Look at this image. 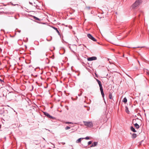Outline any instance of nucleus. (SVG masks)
I'll return each instance as SVG.
<instances>
[{"label": "nucleus", "instance_id": "f257e3e1", "mask_svg": "<svg viewBox=\"0 0 149 149\" xmlns=\"http://www.w3.org/2000/svg\"><path fill=\"white\" fill-rule=\"evenodd\" d=\"M142 2V0H136L135 2L132 5V8H135L140 5Z\"/></svg>", "mask_w": 149, "mask_h": 149}, {"label": "nucleus", "instance_id": "f03ea898", "mask_svg": "<svg viewBox=\"0 0 149 149\" xmlns=\"http://www.w3.org/2000/svg\"><path fill=\"white\" fill-rule=\"evenodd\" d=\"M84 125L88 127H93V124L91 122H87L84 121L83 122Z\"/></svg>", "mask_w": 149, "mask_h": 149}, {"label": "nucleus", "instance_id": "7ed1b4c3", "mask_svg": "<svg viewBox=\"0 0 149 149\" xmlns=\"http://www.w3.org/2000/svg\"><path fill=\"white\" fill-rule=\"evenodd\" d=\"M106 40L108 41L113 44H115L116 42H115L112 39L113 38H106Z\"/></svg>", "mask_w": 149, "mask_h": 149}, {"label": "nucleus", "instance_id": "20e7f679", "mask_svg": "<svg viewBox=\"0 0 149 149\" xmlns=\"http://www.w3.org/2000/svg\"><path fill=\"white\" fill-rule=\"evenodd\" d=\"M43 113L45 115L47 116L49 118L54 119V117L50 115L47 112H43Z\"/></svg>", "mask_w": 149, "mask_h": 149}, {"label": "nucleus", "instance_id": "39448f33", "mask_svg": "<svg viewBox=\"0 0 149 149\" xmlns=\"http://www.w3.org/2000/svg\"><path fill=\"white\" fill-rule=\"evenodd\" d=\"M97 57L95 56H93L91 57H89L87 58V60L88 61H92L97 59Z\"/></svg>", "mask_w": 149, "mask_h": 149}, {"label": "nucleus", "instance_id": "423d86ee", "mask_svg": "<svg viewBox=\"0 0 149 149\" xmlns=\"http://www.w3.org/2000/svg\"><path fill=\"white\" fill-rule=\"evenodd\" d=\"M100 91L101 92V94L102 95V97L103 98H104V93L103 92V90L102 87L100 88Z\"/></svg>", "mask_w": 149, "mask_h": 149}, {"label": "nucleus", "instance_id": "0eeeda50", "mask_svg": "<svg viewBox=\"0 0 149 149\" xmlns=\"http://www.w3.org/2000/svg\"><path fill=\"white\" fill-rule=\"evenodd\" d=\"M52 27L55 30H56V31L57 33H58V34L61 37V35H60V32L56 28V27H54V26H52Z\"/></svg>", "mask_w": 149, "mask_h": 149}, {"label": "nucleus", "instance_id": "6e6552de", "mask_svg": "<svg viewBox=\"0 0 149 149\" xmlns=\"http://www.w3.org/2000/svg\"><path fill=\"white\" fill-rule=\"evenodd\" d=\"M96 81H97L98 84L99 85V87L100 88H101L102 87V84H101V82L98 79H96Z\"/></svg>", "mask_w": 149, "mask_h": 149}, {"label": "nucleus", "instance_id": "1a4fd4ad", "mask_svg": "<svg viewBox=\"0 0 149 149\" xmlns=\"http://www.w3.org/2000/svg\"><path fill=\"white\" fill-rule=\"evenodd\" d=\"M98 143V142H94L93 144H92V145L91 146V147H94L95 146H97Z\"/></svg>", "mask_w": 149, "mask_h": 149}, {"label": "nucleus", "instance_id": "9d476101", "mask_svg": "<svg viewBox=\"0 0 149 149\" xmlns=\"http://www.w3.org/2000/svg\"><path fill=\"white\" fill-rule=\"evenodd\" d=\"M84 139V138H79L76 141V143H79L81 142V139Z\"/></svg>", "mask_w": 149, "mask_h": 149}, {"label": "nucleus", "instance_id": "9b49d317", "mask_svg": "<svg viewBox=\"0 0 149 149\" xmlns=\"http://www.w3.org/2000/svg\"><path fill=\"white\" fill-rule=\"evenodd\" d=\"M131 131H133V132H136V131L134 129V128L132 126H131Z\"/></svg>", "mask_w": 149, "mask_h": 149}, {"label": "nucleus", "instance_id": "f8f14e48", "mask_svg": "<svg viewBox=\"0 0 149 149\" xmlns=\"http://www.w3.org/2000/svg\"><path fill=\"white\" fill-rule=\"evenodd\" d=\"M33 18L36 20H38V21L41 20L39 18H38L37 17H36L35 16H33Z\"/></svg>", "mask_w": 149, "mask_h": 149}, {"label": "nucleus", "instance_id": "ddd939ff", "mask_svg": "<svg viewBox=\"0 0 149 149\" xmlns=\"http://www.w3.org/2000/svg\"><path fill=\"white\" fill-rule=\"evenodd\" d=\"M134 126H135V127H136V129H139V125L137 124V123H136L135 124H134Z\"/></svg>", "mask_w": 149, "mask_h": 149}, {"label": "nucleus", "instance_id": "4468645a", "mask_svg": "<svg viewBox=\"0 0 149 149\" xmlns=\"http://www.w3.org/2000/svg\"><path fill=\"white\" fill-rule=\"evenodd\" d=\"M137 136L136 134L135 133H134L132 134V137L133 138H135Z\"/></svg>", "mask_w": 149, "mask_h": 149}, {"label": "nucleus", "instance_id": "2eb2a0df", "mask_svg": "<svg viewBox=\"0 0 149 149\" xmlns=\"http://www.w3.org/2000/svg\"><path fill=\"white\" fill-rule=\"evenodd\" d=\"M123 101L125 103H126L127 102V100L126 97L123 98Z\"/></svg>", "mask_w": 149, "mask_h": 149}, {"label": "nucleus", "instance_id": "dca6fc26", "mask_svg": "<svg viewBox=\"0 0 149 149\" xmlns=\"http://www.w3.org/2000/svg\"><path fill=\"white\" fill-rule=\"evenodd\" d=\"M109 98L110 99H112V94L111 93H109Z\"/></svg>", "mask_w": 149, "mask_h": 149}, {"label": "nucleus", "instance_id": "f3484780", "mask_svg": "<svg viewBox=\"0 0 149 149\" xmlns=\"http://www.w3.org/2000/svg\"><path fill=\"white\" fill-rule=\"evenodd\" d=\"M87 36L88 37H93L90 33H88L87 34Z\"/></svg>", "mask_w": 149, "mask_h": 149}, {"label": "nucleus", "instance_id": "a211bd4d", "mask_svg": "<svg viewBox=\"0 0 149 149\" xmlns=\"http://www.w3.org/2000/svg\"><path fill=\"white\" fill-rule=\"evenodd\" d=\"M46 40L48 41H50L52 40V38H46Z\"/></svg>", "mask_w": 149, "mask_h": 149}, {"label": "nucleus", "instance_id": "6ab92c4d", "mask_svg": "<svg viewBox=\"0 0 149 149\" xmlns=\"http://www.w3.org/2000/svg\"><path fill=\"white\" fill-rule=\"evenodd\" d=\"M91 39L94 41H96V40L95 39V38H90Z\"/></svg>", "mask_w": 149, "mask_h": 149}, {"label": "nucleus", "instance_id": "aec40b11", "mask_svg": "<svg viewBox=\"0 0 149 149\" xmlns=\"http://www.w3.org/2000/svg\"><path fill=\"white\" fill-rule=\"evenodd\" d=\"M65 124H73V123L72 122H65Z\"/></svg>", "mask_w": 149, "mask_h": 149}, {"label": "nucleus", "instance_id": "412c9836", "mask_svg": "<svg viewBox=\"0 0 149 149\" xmlns=\"http://www.w3.org/2000/svg\"><path fill=\"white\" fill-rule=\"evenodd\" d=\"M70 127L69 126H67L65 128V130H69V129H70Z\"/></svg>", "mask_w": 149, "mask_h": 149}, {"label": "nucleus", "instance_id": "4be33fe9", "mask_svg": "<svg viewBox=\"0 0 149 149\" xmlns=\"http://www.w3.org/2000/svg\"><path fill=\"white\" fill-rule=\"evenodd\" d=\"M146 74L149 76V70H147L146 71Z\"/></svg>", "mask_w": 149, "mask_h": 149}, {"label": "nucleus", "instance_id": "5701e85b", "mask_svg": "<svg viewBox=\"0 0 149 149\" xmlns=\"http://www.w3.org/2000/svg\"><path fill=\"white\" fill-rule=\"evenodd\" d=\"M84 139H86V140H88L90 139V138L88 136H87L85 138H84Z\"/></svg>", "mask_w": 149, "mask_h": 149}, {"label": "nucleus", "instance_id": "b1692460", "mask_svg": "<svg viewBox=\"0 0 149 149\" xmlns=\"http://www.w3.org/2000/svg\"><path fill=\"white\" fill-rule=\"evenodd\" d=\"M92 143V141H91L88 142V145H89L91 144Z\"/></svg>", "mask_w": 149, "mask_h": 149}, {"label": "nucleus", "instance_id": "393cba45", "mask_svg": "<svg viewBox=\"0 0 149 149\" xmlns=\"http://www.w3.org/2000/svg\"><path fill=\"white\" fill-rule=\"evenodd\" d=\"M62 41L63 42L68 43V42L65 41L63 39H62Z\"/></svg>", "mask_w": 149, "mask_h": 149}, {"label": "nucleus", "instance_id": "a878e982", "mask_svg": "<svg viewBox=\"0 0 149 149\" xmlns=\"http://www.w3.org/2000/svg\"><path fill=\"white\" fill-rule=\"evenodd\" d=\"M25 38V40L24 42H26L28 40L27 38Z\"/></svg>", "mask_w": 149, "mask_h": 149}, {"label": "nucleus", "instance_id": "bb28decb", "mask_svg": "<svg viewBox=\"0 0 149 149\" xmlns=\"http://www.w3.org/2000/svg\"><path fill=\"white\" fill-rule=\"evenodd\" d=\"M29 3L30 4H31V5H33V3H31V2H29Z\"/></svg>", "mask_w": 149, "mask_h": 149}, {"label": "nucleus", "instance_id": "cd10ccee", "mask_svg": "<svg viewBox=\"0 0 149 149\" xmlns=\"http://www.w3.org/2000/svg\"><path fill=\"white\" fill-rule=\"evenodd\" d=\"M34 6H35L36 8H37L38 7V6L37 5H36L35 6V5H34Z\"/></svg>", "mask_w": 149, "mask_h": 149}, {"label": "nucleus", "instance_id": "c85d7f7f", "mask_svg": "<svg viewBox=\"0 0 149 149\" xmlns=\"http://www.w3.org/2000/svg\"><path fill=\"white\" fill-rule=\"evenodd\" d=\"M0 82H3V80H1V79H0Z\"/></svg>", "mask_w": 149, "mask_h": 149}, {"label": "nucleus", "instance_id": "c756f323", "mask_svg": "<svg viewBox=\"0 0 149 149\" xmlns=\"http://www.w3.org/2000/svg\"><path fill=\"white\" fill-rule=\"evenodd\" d=\"M82 93V92L80 94H78V95L79 96H80L81 95Z\"/></svg>", "mask_w": 149, "mask_h": 149}, {"label": "nucleus", "instance_id": "7c9ffc66", "mask_svg": "<svg viewBox=\"0 0 149 149\" xmlns=\"http://www.w3.org/2000/svg\"><path fill=\"white\" fill-rule=\"evenodd\" d=\"M70 29H71L72 28V27L71 26H70Z\"/></svg>", "mask_w": 149, "mask_h": 149}, {"label": "nucleus", "instance_id": "2f4dec72", "mask_svg": "<svg viewBox=\"0 0 149 149\" xmlns=\"http://www.w3.org/2000/svg\"><path fill=\"white\" fill-rule=\"evenodd\" d=\"M126 111L127 113H129L128 112H129V111H127L126 110Z\"/></svg>", "mask_w": 149, "mask_h": 149}, {"label": "nucleus", "instance_id": "473e14b6", "mask_svg": "<svg viewBox=\"0 0 149 149\" xmlns=\"http://www.w3.org/2000/svg\"><path fill=\"white\" fill-rule=\"evenodd\" d=\"M87 8L88 9H90V7H88Z\"/></svg>", "mask_w": 149, "mask_h": 149}, {"label": "nucleus", "instance_id": "72a5a7b5", "mask_svg": "<svg viewBox=\"0 0 149 149\" xmlns=\"http://www.w3.org/2000/svg\"><path fill=\"white\" fill-rule=\"evenodd\" d=\"M63 144H65V143H62Z\"/></svg>", "mask_w": 149, "mask_h": 149}, {"label": "nucleus", "instance_id": "f704fd0d", "mask_svg": "<svg viewBox=\"0 0 149 149\" xmlns=\"http://www.w3.org/2000/svg\"><path fill=\"white\" fill-rule=\"evenodd\" d=\"M20 31H20V30H19V31H18V32H19H19H20Z\"/></svg>", "mask_w": 149, "mask_h": 149}, {"label": "nucleus", "instance_id": "c9c22d12", "mask_svg": "<svg viewBox=\"0 0 149 149\" xmlns=\"http://www.w3.org/2000/svg\"><path fill=\"white\" fill-rule=\"evenodd\" d=\"M11 36V37H12V38H13V36Z\"/></svg>", "mask_w": 149, "mask_h": 149}, {"label": "nucleus", "instance_id": "e433bc0d", "mask_svg": "<svg viewBox=\"0 0 149 149\" xmlns=\"http://www.w3.org/2000/svg\"><path fill=\"white\" fill-rule=\"evenodd\" d=\"M77 40H78V38H77Z\"/></svg>", "mask_w": 149, "mask_h": 149}, {"label": "nucleus", "instance_id": "4c0bfd02", "mask_svg": "<svg viewBox=\"0 0 149 149\" xmlns=\"http://www.w3.org/2000/svg\"><path fill=\"white\" fill-rule=\"evenodd\" d=\"M2 30H1V31ZM2 30L3 31H4V30Z\"/></svg>", "mask_w": 149, "mask_h": 149}, {"label": "nucleus", "instance_id": "58836bf2", "mask_svg": "<svg viewBox=\"0 0 149 149\" xmlns=\"http://www.w3.org/2000/svg\"><path fill=\"white\" fill-rule=\"evenodd\" d=\"M109 62L110 63H110V61H109Z\"/></svg>", "mask_w": 149, "mask_h": 149}]
</instances>
